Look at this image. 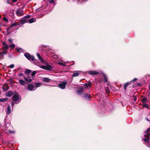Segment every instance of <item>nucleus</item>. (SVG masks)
Returning a JSON list of instances; mask_svg holds the SVG:
<instances>
[{"label": "nucleus", "instance_id": "34", "mask_svg": "<svg viewBox=\"0 0 150 150\" xmlns=\"http://www.w3.org/2000/svg\"><path fill=\"white\" fill-rule=\"evenodd\" d=\"M14 67V65L13 64H11L10 65V67L12 69Z\"/></svg>", "mask_w": 150, "mask_h": 150}, {"label": "nucleus", "instance_id": "8", "mask_svg": "<svg viewBox=\"0 0 150 150\" xmlns=\"http://www.w3.org/2000/svg\"><path fill=\"white\" fill-rule=\"evenodd\" d=\"M3 48L5 50H7L9 48L8 46L5 42H3L2 43Z\"/></svg>", "mask_w": 150, "mask_h": 150}, {"label": "nucleus", "instance_id": "5", "mask_svg": "<svg viewBox=\"0 0 150 150\" xmlns=\"http://www.w3.org/2000/svg\"><path fill=\"white\" fill-rule=\"evenodd\" d=\"M16 13L18 16H21L23 15V11L22 9H19L16 11Z\"/></svg>", "mask_w": 150, "mask_h": 150}, {"label": "nucleus", "instance_id": "48", "mask_svg": "<svg viewBox=\"0 0 150 150\" xmlns=\"http://www.w3.org/2000/svg\"><path fill=\"white\" fill-rule=\"evenodd\" d=\"M13 105H14L13 103H11V105H12V106H13Z\"/></svg>", "mask_w": 150, "mask_h": 150}, {"label": "nucleus", "instance_id": "47", "mask_svg": "<svg viewBox=\"0 0 150 150\" xmlns=\"http://www.w3.org/2000/svg\"><path fill=\"white\" fill-rule=\"evenodd\" d=\"M10 29V28H8V27L7 29V30H9Z\"/></svg>", "mask_w": 150, "mask_h": 150}, {"label": "nucleus", "instance_id": "44", "mask_svg": "<svg viewBox=\"0 0 150 150\" xmlns=\"http://www.w3.org/2000/svg\"><path fill=\"white\" fill-rule=\"evenodd\" d=\"M12 1L14 2H16L17 1V0H12Z\"/></svg>", "mask_w": 150, "mask_h": 150}, {"label": "nucleus", "instance_id": "33", "mask_svg": "<svg viewBox=\"0 0 150 150\" xmlns=\"http://www.w3.org/2000/svg\"><path fill=\"white\" fill-rule=\"evenodd\" d=\"M54 0H47V2L50 3H53L54 2Z\"/></svg>", "mask_w": 150, "mask_h": 150}, {"label": "nucleus", "instance_id": "18", "mask_svg": "<svg viewBox=\"0 0 150 150\" xmlns=\"http://www.w3.org/2000/svg\"><path fill=\"white\" fill-rule=\"evenodd\" d=\"M7 53L6 51H3L2 52H0V59L2 58L4 56V54H6Z\"/></svg>", "mask_w": 150, "mask_h": 150}, {"label": "nucleus", "instance_id": "38", "mask_svg": "<svg viewBox=\"0 0 150 150\" xmlns=\"http://www.w3.org/2000/svg\"><path fill=\"white\" fill-rule=\"evenodd\" d=\"M8 41L11 43H12V40L11 39H9L8 40Z\"/></svg>", "mask_w": 150, "mask_h": 150}, {"label": "nucleus", "instance_id": "29", "mask_svg": "<svg viewBox=\"0 0 150 150\" xmlns=\"http://www.w3.org/2000/svg\"><path fill=\"white\" fill-rule=\"evenodd\" d=\"M36 71H33V72H32V76H34L36 74Z\"/></svg>", "mask_w": 150, "mask_h": 150}, {"label": "nucleus", "instance_id": "23", "mask_svg": "<svg viewBox=\"0 0 150 150\" xmlns=\"http://www.w3.org/2000/svg\"><path fill=\"white\" fill-rule=\"evenodd\" d=\"M84 97L87 99H88L91 98V96L88 94H86L84 95Z\"/></svg>", "mask_w": 150, "mask_h": 150}, {"label": "nucleus", "instance_id": "36", "mask_svg": "<svg viewBox=\"0 0 150 150\" xmlns=\"http://www.w3.org/2000/svg\"><path fill=\"white\" fill-rule=\"evenodd\" d=\"M150 131V127L148 128L147 129L146 131V132H149Z\"/></svg>", "mask_w": 150, "mask_h": 150}, {"label": "nucleus", "instance_id": "24", "mask_svg": "<svg viewBox=\"0 0 150 150\" xmlns=\"http://www.w3.org/2000/svg\"><path fill=\"white\" fill-rule=\"evenodd\" d=\"M8 100V98H0V102H2L6 101Z\"/></svg>", "mask_w": 150, "mask_h": 150}, {"label": "nucleus", "instance_id": "32", "mask_svg": "<svg viewBox=\"0 0 150 150\" xmlns=\"http://www.w3.org/2000/svg\"><path fill=\"white\" fill-rule=\"evenodd\" d=\"M103 76H104V79H105V82H106V83H107V79L106 76L105 74L103 75Z\"/></svg>", "mask_w": 150, "mask_h": 150}, {"label": "nucleus", "instance_id": "30", "mask_svg": "<svg viewBox=\"0 0 150 150\" xmlns=\"http://www.w3.org/2000/svg\"><path fill=\"white\" fill-rule=\"evenodd\" d=\"M3 19L4 21L6 22H8V21L7 18L6 17H4L3 18Z\"/></svg>", "mask_w": 150, "mask_h": 150}, {"label": "nucleus", "instance_id": "40", "mask_svg": "<svg viewBox=\"0 0 150 150\" xmlns=\"http://www.w3.org/2000/svg\"><path fill=\"white\" fill-rule=\"evenodd\" d=\"M43 49H42L43 50H46V49H45V48H46V47L45 46H44V47H43Z\"/></svg>", "mask_w": 150, "mask_h": 150}, {"label": "nucleus", "instance_id": "43", "mask_svg": "<svg viewBox=\"0 0 150 150\" xmlns=\"http://www.w3.org/2000/svg\"><path fill=\"white\" fill-rule=\"evenodd\" d=\"M59 64H60V65H63V66H65V65H64V64L63 63H59Z\"/></svg>", "mask_w": 150, "mask_h": 150}, {"label": "nucleus", "instance_id": "26", "mask_svg": "<svg viewBox=\"0 0 150 150\" xmlns=\"http://www.w3.org/2000/svg\"><path fill=\"white\" fill-rule=\"evenodd\" d=\"M143 140L146 142L147 143H148L149 142V138L146 139V138H143Z\"/></svg>", "mask_w": 150, "mask_h": 150}, {"label": "nucleus", "instance_id": "9", "mask_svg": "<svg viewBox=\"0 0 150 150\" xmlns=\"http://www.w3.org/2000/svg\"><path fill=\"white\" fill-rule=\"evenodd\" d=\"M91 87V83L90 82H88L87 83L84 84V87L86 89H88Z\"/></svg>", "mask_w": 150, "mask_h": 150}, {"label": "nucleus", "instance_id": "41", "mask_svg": "<svg viewBox=\"0 0 150 150\" xmlns=\"http://www.w3.org/2000/svg\"><path fill=\"white\" fill-rule=\"evenodd\" d=\"M137 80V79L136 78H134L133 79L131 82L132 81H135Z\"/></svg>", "mask_w": 150, "mask_h": 150}, {"label": "nucleus", "instance_id": "19", "mask_svg": "<svg viewBox=\"0 0 150 150\" xmlns=\"http://www.w3.org/2000/svg\"><path fill=\"white\" fill-rule=\"evenodd\" d=\"M13 93L11 91H9L6 94V96L8 97H10L11 96Z\"/></svg>", "mask_w": 150, "mask_h": 150}, {"label": "nucleus", "instance_id": "14", "mask_svg": "<svg viewBox=\"0 0 150 150\" xmlns=\"http://www.w3.org/2000/svg\"><path fill=\"white\" fill-rule=\"evenodd\" d=\"M19 82L20 84L23 86H24L25 84H26L25 80L24 81L22 79H19Z\"/></svg>", "mask_w": 150, "mask_h": 150}, {"label": "nucleus", "instance_id": "20", "mask_svg": "<svg viewBox=\"0 0 150 150\" xmlns=\"http://www.w3.org/2000/svg\"><path fill=\"white\" fill-rule=\"evenodd\" d=\"M31 72V70L28 69H25V74H27V75H29V74Z\"/></svg>", "mask_w": 150, "mask_h": 150}, {"label": "nucleus", "instance_id": "28", "mask_svg": "<svg viewBox=\"0 0 150 150\" xmlns=\"http://www.w3.org/2000/svg\"><path fill=\"white\" fill-rule=\"evenodd\" d=\"M137 98L135 96H133L132 97V100H134V102L135 101L137 100Z\"/></svg>", "mask_w": 150, "mask_h": 150}, {"label": "nucleus", "instance_id": "46", "mask_svg": "<svg viewBox=\"0 0 150 150\" xmlns=\"http://www.w3.org/2000/svg\"><path fill=\"white\" fill-rule=\"evenodd\" d=\"M146 119L147 121H149V120L147 118H146Z\"/></svg>", "mask_w": 150, "mask_h": 150}, {"label": "nucleus", "instance_id": "45", "mask_svg": "<svg viewBox=\"0 0 150 150\" xmlns=\"http://www.w3.org/2000/svg\"><path fill=\"white\" fill-rule=\"evenodd\" d=\"M12 27H13L12 26V25H11L9 27H8V28H10H10H11Z\"/></svg>", "mask_w": 150, "mask_h": 150}, {"label": "nucleus", "instance_id": "37", "mask_svg": "<svg viewBox=\"0 0 150 150\" xmlns=\"http://www.w3.org/2000/svg\"><path fill=\"white\" fill-rule=\"evenodd\" d=\"M11 25H12V27H13V26H14L16 25H17V24L16 23H14L13 24H12Z\"/></svg>", "mask_w": 150, "mask_h": 150}, {"label": "nucleus", "instance_id": "35", "mask_svg": "<svg viewBox=\"0 0 150 150\" xmlns=\"http://www.w3.org/2000/svg\"><path fill=\"white\" fill-rule=\"evenodd\" d=\"M18 76H23L24 77V75H23V74L22 73H20L19 74H18Z\"/></svg>", "mask_w": 150, "mask_h": 150}, {"label": "nucleus", "instance_id": "52", "mask_svg": "<svg viewBox=\"0 0 150 150\" xmlns=\"http://www.w3.org/2000/svg\"><path fill=\"white\" fill-rule=\"evenodd\" d=\"M1 24H0V27H1Z\"/></svg>", "mask_w": 150, "mask_h": 150}, {"label": "nucleus", "instance_id": "1", "mask_svg": "<svg viewBox=\"0 0 150 150\" xmlns=\"http://www.w3.org/2000/svg\"><path fill=\"white\" fill-rule=\"evenodd\" d=\"M42 84V83H35V86H34L32 84H30L28 85V88L30 91H34L35 90L37 87L41 86Z\"/></svg>", "mask_w": 150, "mask_h": 150}, {"label": "nucleus", "instance_id": "39", "mask_svg": "<svg viewBox=\"0 0 150 150\" xmlns=\"http://www.w3.org/2000/svg\"><path fill=\"white\" fill-rule=\"evenodd\" d=\"M8 132L9 133H14V131H8Z\"/></svg>", "mask_w": 150, "mask_h": 150}, {"label": "nucleus", "instance_id": "6", "mask_svg": "<svg viewBox=\"0 0 150 150\" xmlns=\"http://www.w3.org/2000/svg\"><path fill=\"white\" fill-rule=\"evenodd\" d=\"M41 68L43 69H46L50 71L52 69V67L49 65H46V66H42Z\"/></svg>", "mask_w": 150, "mask_h": 150}, {"label": "nucleus", "instance_id": "25", "mask_svg": "<svg viewBox=\"0 0 150 150\" xmlns=\"http://www.w3.org/2000/svg\"><path fill=\"white\" fill-rule=\"evenodd\" d=\"M15 47V45L14 44L10 45L9 46V47L11 48V50L13 49Z\"/></svg>", "mask_w": 150, "mask_h": 150}, {"label": "nucleus", "instance_id": "3", "mask_svg": "<svg viewBox=\"0 0 150 150\" xmlns=\"http://www.w3.org/2000/svg\"><path fill=\"white\" fill-rule=\"evenodd\" d=\"M24 55L25 57L29 60H31L33 61L35 59L34 57L32 56L31 55L28 53H25L24 54Z\"/></svg>", "mask_w": 150, "mask_h": 150}, {"label": "nucleus", "instance_id": "11", "mask_svg": "<svg viewBox=\"0 0 150 150\" xmlns=\"http://www.w3.org/2000/svg\"><path fill=\"white\" fill-rule=\"evenodd\" d=\"M42 81L44 82H50L51 81V79L46 77H44L42 78Z\"/></svg>", "mask_w": 150, "mask_h": 150}, {"label": "nucleus", "instance_id": "7", "mask_svg": "<svg viewBox=\"0 0 150 150\" xmlns=\"http://www.w3.org/2000/svg\"><path fill=\"white\" fill-rule=\"evenodd\" d=\"M9 89V86L8 84H4L2 86L3 90L4 92L7 91Z\"/></svg>", "mask_w": 150, "mask_h": 150}, {"label": "nucleus", "instance_id": "12", "mask_svg": "<svg viewBox=\"0 0 150 150\" xmlns=\"http://www.w3.org/2000/svg\"><path fill=\"white\" fill-rule=\"evenodd\" d=\"M131 83V82H129L126 83L124 84V89L126 91L127 90V88Z\"/></svg>", "mask_w": 150, "mask_h": 150}, {"label": "nucleus", "instance_id": "49", "mask_svg": "<svg viewBox=\"0 0 150 150\" xmlns=\"http://www.w3.org/2000/svg\"><path fill=\"white\" fill-rule=\"evenodd\" d=\"M28 18H29V17H30V16H28Z\"/></svg>", "mask_w": 150, "mask_h": 150}, {"label": "nucleus", "instance_id": "4", "mask_svg": "<svg viewBox=\"0 0 150 150\" xmlns=\"http://www.w3.org/2000/svg\"><path fill=\"white\" fill-rule=\"evenodd\" d=\"M67 83V81H65L62 82L61 83L58 85V86L60 88L63 89L65 88V86Z\"/></svg>", "mask_w": 150, "mask_h": 150}, {"label": "nucleus", "instance_id": "2", "mask_svg": "<svg viewBox=\"0 0 150 150\" xmlns=\"http://www.w3.org/2000/svg\"><path fill=\"white\" fill-rule=\"evenodd\" d=\"M24 79L26 82V84L30 83L32 81V77H31L29 75H28L27 76H24Z\"/></svg>", "mask_w": 150, "mask_h": 150}, {"label": "nucleus", "instance_id": "31", "mask_svg": "<svg viewBox=\"0 0 150 150\" xmlns=\"http://www.w3.org/2000/svg\"><path fill=\"white\" fill-rule=\"evenodd\" d=\"M143 106L145 107H146L147 108H148V105L146 103H143Z\"/></svg>", "mask_w": 150, "mask_h": 150}, {"label": "nucleus", "instance_id": "21", "mask_svg": "<svg viewBox=\"0 0 150 150\" xmlns=\"http://www.w3.org/2000/svg\"><path fill=\"white\" fill-rule=\"evenodd\" d=\"M79 73L78 71H76L75 73H74L73 75L72 76L73 77L77 76H79Z\"/></svg>", "mask_w": 150, "mask_h": 150}, {"label": "nucleus", "instance_id": "13", "mask_svg": "<svg viewBox=\"0 0 150 150\" xmlns=\"http://www.w3.org/2000/svg\"><path fill=\"white\" fill-rule=\"evenodd\" d=\"M12 98L13 101H16L18 100L19 98L17 95L15 94L13 96Z\"/></svg>", "mask_w": 150, "mask_h": 150}, {"label": "nucleus", "instance_id": "51", "mask_svg": "<svg viewBox=\"0 0 150 150\" xmlns=\"http://www.w3.org/2000/svg\"><path fill=\"white\" fill-rule=\"evenodd\" d=\"M1 18V16L0 15V18Z\"/></svg>", "mask_w": 150, "mask_h": 150}, {"label": "nucleus", "instance_id": "16", "mask_svg": "<svg viewBox=\"0 0 150 150\" xmlns=\"http://www.w3.org/2000/svg\"><path fill=\"white\" fill-rule=\"evenodd\" d=\"M6 113L7 114H9L11 113V107L9 105H8V106L7 108V110L6 112Z\"/></svg>", "mask_w": 150, "mask_h": 150}, {"label": "nucleus", "instance_id": "27", "mask_svg": "<svg viewBox=\"0 0 150 150\" xmlns=\"http://www.w3.org/2000/svg\"><path fill=\"white\" fill-rule=\"evenodd\" d=\"M147 100V99L146 98H144L142 99V101L144 103H145V102H146Z\"/></svg>", "mask_w": 150, "mask_h": 150}, {"label": "nucleus", "instance_id": "50", "mask_svg": "<svg viewBox=\"0 0 150 150\" xmlns=\"http://www.w3.org/2000/svg\"><path fill=\"white\" fill-rule=\"evenodd\" d=\"M1 127V124L0 123V127Z\"/></svg>", "mask_w": 150, "mask_h": 150}, {"label": "nucleus", "instance_id": "15", "mask_svg": "<svg viewBox=\"0 0 150 150\" xmlns=\"http://www.w3.org/2000/svg\"><path fill=\"white\" fill-rule=\"evenodd\" d=\"M37 55L38 57V59L40 61V62L43 63L44 62V60L40 56V54L39 53H37Z\"/></svg>", "mask_w": 150, "mask_h": 150}, {"label": "nucleus", "instance_id": "17", "mask_svg": "<svg viewBox=\"0 0 150 150\" xmlns=\"http://www.w3.org/2000/svg\"><path fill=\"white\" fill-rule=\"evenodd\" d=\"M83 89H84V88L83 87L81 88L79 90H78L77 91V93H78V94H79L83 92Z\"/></svg>", "mask_w": 150, "mask_h": 150}, {"label": "nucleus", "instance_id": "10", "mask_svg": "<svg viewBox=\"0 0 150 150\" xmlns=\"http://www.w3.org/2000/svg\"><path fill=\"white\" fill-rule=\"evenodd\" d=\"M88 73L91 75H97L99 74L98 72L95 71H89Z\"/></svg>", "mask_w": 150, "mask_h": 150}, {"label": "nucleus", "instance_id": "22", "mask_svg": "<svg viewBox=\"0 0 150 150\" xmlns=\"http://www.w3.org/2000/svg\"><path fill=\"white\" fill-rule=\"evenodd\" d=\"M35 21L36 20L35 19L31 18L30 19H29L28 20V22L30 23H32L35 22Z\"/></svg>", "mask_w": 150, "mask_h": 150}, {"label": "nucleus", "instance_id": "42", "mask_svg": "<svg viewBox=\"0 0 150 150\" xmlns=\"http://www.w3.org/2000/svg\"><path fill=\"white\" fill-rule=\"evenodd\" d=\"M106 92L107 93H109L110 92V90L109 89H107L106 90Z\"/></svg>", "mask_w": 150, "mask_h": 150}]
</instances>
